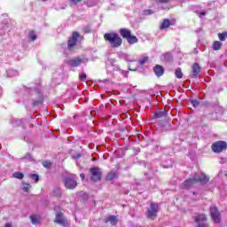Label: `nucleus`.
<instances>
[{"label":"nucleus","mask_w":227,"mask_h":227,"mask_svg":"<svg viewBox=\"0 0 227 227\" xmlns=\"http://www.w3.org/2000/svg\"><path fill=\"white\" fill-rule=\"evenodd\" d=\"M157 212H159V206L152 202L149 209L147 210L148 219H155V217H157Z\"/></svg>","instance_id":"nucleus-5"},{"label":"nucleus","mask_w":227,"mask_h":227,"mask_svg":"<svg viewBox=\"0 0 227 227\" xmlns=\"http://www.w3.org/2000/svg\"><path fill=\"white\" fill-rule=\"evenodd\" d=\"M4 227H12V223H7L4 224Z\"/></svg>","instance_id":"nucleus-44"},{"label":"nucleus","mask_w":227,"mask_h":227,"mask_svg":"<svg viewBox=\"0 0 227 227\" xmlns=\"http://www.w3.org/2000/svg\"><path fill=\"white\" fill-rule=\"evenodd\" d=\"M171 26V21L169 20H164L160 25V29H168Z\"/></svg>","instance_id":"nucleus-21"},{"label":"nucleus","mask_w":227,"mask_h":227,"mask_svg":"<svg viewBox=\"0 0 227 227\" xmlns=\"http://www.w3.org/2000/svg\"><path fill=\"white\" fill-rule=\"evenodd\" d=\"M77 40H79V33L74 32L71 38L67 42V49H69V51L74 50V45L77 43Z\"/></svg>","instance_id":"nucleus-8"},{"label":"nucleus","mask_w":227,"mask_h":227,"mask_svg":"<svg viewBox=\"0 0 227 227\" xmlns=\"http://www.w3.org/2000/svg\"><path fill=\"white\" fill-rule=\"evenodd\" d=\"M21 189L24 191V192H29V189H31V184L23 182L21 184Z\"/></svg>","instance_id":"nucleus-23"},{"label":"nucleus","mask_w":227,"mask_h":227,"mask_svg":"<svg viewBox=\"0 0 227 227\" xmlns=\"http://www.w3.org/2000/svg\"><path fill=\"white\" fill-rule=\"evenodd\" d=\"M194 221L198 227H208L207 223V216L204 214H200L194 216Z\"/></svg>","instance_id":"nucleus-6"},{"label":"nucleus","mask_w":227,"mask_h":227,"mask_svg":"<svg viewBox=\"0 0 227 227\" xmlns=\"http://www.w3.org/2000/svg\"><path fill=\"white\" fill-rule=\"evenodd\" d=\"M120 35H121V36H122V38L127 40L128 37L132 35V32H130V29H129V28H121Z\"/></svg>","instance_id":"nucleus-14"},{"label":"nucleus","mask_w":227,"mask_h":227,"mask_svg":"<svg viewBox=\"0 0 227 227\" xmlns=\"http://www.w3.org/2000/svg\"><path fill=\"white\" fill-rule=\"evenodd\" d=\"M104 223H110L113 226L118 223V218L115 215H110L108 218L104 219Z\"/></svg>","instance_id":"nucleus-15"},{"label":"nucleus","mask_w":227,"mask_h":227,"mask_svg":"<svg viewBox=\"0 0 227 227\" xmlns=\"http://www.w3.org/2000/svg\"><path fill=\"white\" fill-rule=\"evenodd\" d=\"M223 47V43L219 41H215L213 43V50L214 51H220V49Z\"/></svg>","instance_id":"nucleus-22"},{"label":"nucleus","mask_w":227,"mask_h":227,"mask_svg":"<svg viewBox=\"0 0 227 227\" xmlns=\"http://www.w3.org/2000/svg\"><path fill=\"white\" fill-rule=\"evenodd\" d=\"M205 15H207V12H200V17H205Z\"/></svg>","instance_id":"nucleus-43"},{"label":"nucleus","mask_w":227,"mask_h":227,"mask_svg":"<svg viewBox=\"0 0 227 227\" xmlns=\"http://www.w3.org/2000/svg\"><path fill=\"white\" fill-rule=\"evenodd\" d=\"M6 74L8 77H17V75H19V71L15 69H9L6 71Z\"/></svg>","instance_id":"nucleus-17"},{"label":"nucleus","mask_w":227,"mask_h":227,"mask_svg":"<svg viewBox=\"0 0 227 227\" xmlns=\"http://www.w3.org/2000/svg\"><path fill=\"white\" fill-rule=\"evenodd\" d=\"M28 38L31 40V42H35L36 40V33L35 31H30L28 34Z\"/></svg>","instance_id":"nucleus-28"},{"label":"nucleus","mask_w":227,"mask_h":227,"mask_svg":"<svg viewBox=\"0 0 227 227\" xmlns=\"http://www.w3.org/2000/svg\"><path fill=\"white\" fill-rule=\"evenodd\" d=\"M210 214H211V217H212V220L214 221V223H221V214L217 210V207L211 206L210 207Z\"/></svg>","instance_id":"nucleus-7"},{"label":"nucleus","mask_w":227,"mask_h":227,"mask_svg":"<svg viewBox=\"0 0 227 227\" xmlns=\"http://www.w3.org/2000/svg\"><path fill=\"white\" fill-rule=\"evenodd\" d=\"M164 60L169 63V61H173V55L171 53L163 54Z\"/></svg>","instance_id":"nucleus-26"},{"label":"nucleus","mask_w":227,"mask_h":227,"mask_svg":"<svg viewBox=\"0 0 227 227\" xmlns=\"http://www.w3.org/2000/svg\"><path fill=\"white\" fill-rule=\"evenodd\" d=\"M164 116H168V113L166 111H160L153 115V120H159L164 118Z\"/></svg>","instance_id":"nucleus-16"},{"label":"nucleus","mask_w":227,"mask_h":227,"mask_svg":"<svg viewBox=\"0 0 227 227\" xmlns=\"http://www.w3.org/2000/svg\"><path fill=\"white\" fill-rule=\"evenodd\" d=\"M86 79H87L86 73H82V74L80 75V81H82L84 82Z\"/></svg>","instance_id":"nucleus-35"},{"label":"nucleus","mask_w":227,"mask_h":227,"mask_svg":"<svg viewBox=\"0 0 227 227\" xmlns=\"http://www.w3.org/2000/svg\"><path fill=\"white\" fill-rule=\"evenodd\" d=\"M126 40L128 43H129L130 45L134 43H137V37H136L135 35H132V34Z\"/></svg>","instance_id":"nucleus-19"},{"label":"nucleus","mask_w":227,"mask_h":227,"mask_svg":"<svg viewBox=\"0 0 227 227\" xmlns=\"http://www.w3.org/2000/svg\"><path fill=\"white\" fill-rule=\"evenodd\" d=\"M30 221L32 224H38V223H40V215H30Z\"/></svg>","instance_id":"nucleus-18"},{"label":"nucleus","mask_w":227,"mask_h":227,"mask_svg":"<svg viewBox=\"0 0 227 227\" xmlns=\"http://www.w3.org/2000/svg\"><path fill=\"white\" fill-rule=\"evenodd\" d=\"M218 38H219L220 42H225L226 38H227V31L223 32V33H219L218 34Z\"/></svg>","instance_id":"nucleus-24"},{"label":"nucleus","mask_w":227,"mask_h":227,"mask_svg":"<svg viewBox=\"0 0 227 227\" xmlns=\"http://www.w3.org/2000/svg\"><path fill=\"white\" fill-rule=\"evenodd\" d=\"M158 3H161V4H164V3H169V0H156Z\"/></svg>","instance_id":"nucleus-40"},{"label":"nucleus","mask_w":227,"mask_h":227,"mask_svg":"<svg viewBox=\"0 0 227 227\" xmlns=\"http://www.w3.org/2000/svg\"><path fill=\"white\" fill-rule=\"evenodd\" d=\"M115 70H120V68L117 67Z\"/></svg>","instance_id":"nucleus-47"},{"label":"nucleus","mask_w":227,"mask_h":227,"mask_svg":"<svg viewBox=\"0 0 227 227\" xmlns=\"http://www.w3.org/2000/svg\"><path fill=\"white\" fill-rule=\"evenodd\" d=\"M13 178H17L18 180H22L24 178V174L22 172H14L12 174Z\"/></svg>","instance_id":"nucleus-25"},{"label":"nucleus","mask_w":227,"mask_h":227,"mask_svg":"<svg viewBox=\"0 0 227 227\" xmlns=\"http://www.w3.org/2000/svg\"><path fill=\"white\" fill-rule=\"evenodd\" d=\"M175 75L177 79H182L184 77V73H182L181 68L176 69Z\"/></svg>","instance_id":"nucleus-27"},{"label":"nucleus","mask_w":227,"mask_h":227,"mask_svg":"<svg viewBox=\"0 0 227 227\" xmlns=\"http://www.w3.org/2000/svg\"><path fill=\"white\" fill-rule=\"evenodd\" d=\"M153 12L150 9L144 11V15H153Z\"/></svg>","instance_id":"nucleus-36"},{"label":"nucleus","mask_w":227,"mask_h":227,"mask_svg":"<svg viewBox=\"0 0 227 227\" xmlns=\"http://www.w3.org/2000/svg\"><path fill=\"white\" fill-rule=\"evenodd\" d=\"M153 72L157 77H161V75H164V67L160 65H156L153 67Z\"/></svg>","instance_id":"nucleus-13"},{"label":"nucleus","mask_w":227,"mask_h":227,"mask_svg":"<svg viewBox=\"0 0 227 227\" xmlns=\"http://www.w3.org/2000/svg\"><path fill=\"white\" fill-rule=\"evenodd\" d=\"M197 182H200V184H207V182H208V178L207 176L203 174V173H199V174H195V176H193V178H189L186 179L183 184H182V188L183 189H191V187H192V185L194 184H196Z\"/></svg>","instance_id":"nucleus-1"},{"label":"nucleus","mask_w":227,"mask_h":227,"mask_svg":"<svg viewBox=\"0 0 227 227\" xmlns=\"http://www.w3.org/2000/svg\"><path fill=\"white\" fill-rule=\"evenodd\" d=\"M70 3H73V4H77V3H81L82 0H69Z\"/></svg>","instance_id":"nucleus-39"},{"label":"nucleus","mask_w":227,"mask_h":227,"mask_svg":"<svg viewBox=\"0 0 227 227\" xmlns=\"http://www.w3.org/2000/svg\"><path fill=\"white\" fill-rule=\"evenodd\" d=\"M42 1H47V0H42Z\"/></svg>","instance_id":"nucleus-48"},{"label":"nucleus","mask_w":227,"mask_h":227,"mask_svg":"<svg viewBox=\"0 0 227 227\" xmlns=\"http://www.w3.org/2000/svg\"><path fill=\"white\" fill-rule=\"evenodd\" d=\"M43 168H51V166H52V163H51V161H48V160H46V161H43Z\"/></svg>","instance_id":"nucleus-33"},{"label":"nucleus","mask_w":227,"mask_h":227,"mask_svg":"<svg viewBox=\"0 0 227 227\" xmlns=\"http://www.w3.org/2000/svg\"><path fill=\"white\" fill-rule=\"evenodd\" d=\"M25 159H27V160H33V157L31 156V154H27L25 156Z\"/></svg>","instance_id":"nucleus-38"},{"label":"nucleus","mask_w":227,"mask_h":227,"mask_svg":"<svg viewBox=\"0 0 227 227\" xmlns=\"http://www.w3.org/2000/svg\"><path fill=\"white\" fill-rule=\"evenodd\" d=\"M104 39L106 42H108L114 49H118V47H121V43H123V39L120 37V35L114 32L106 33L104 35Z\"/></svg>","instance_id":"nucleus-2"},{"label":"nucleus","mask_w":227,"mask_h":227,"mask_svg":"<svg viewBox=\"0 0 227 227\" xmlns=\"http://www.w3.org/2000/svg\"><path fill=\"white\" fill-rule=\"evenodd\" d=\"M90 180L93 182H100L102 180V171L98 168H92L90 169Z\"/></svg>","instance_id":"nucleus-4"},{"label":"nucleus","mask_w":227,"mask_h":227,"mask_svg":"<svg viewBox=\"0 0 227 227\" xmlns=\"http://www.w3.org/2000/svg\"><path fill=\"white\" fill-rule=\"evenodd\" d=\"M114 178H116V173L114 172H110L106 176V180L111 181V180H114Z\"/></svg>","instance_id":"nucleus-29"},{"label":"nucleus","mask_w":227,"mask_h":227,"mask_svg":"<svg viewBox=\"0 0 227 227\" xmlns=\"http://www.w3.org/2000/svg\"><path fill=\"white\" fill-rule=\"evenodd\" d=\"M121 74H123V71L120 70Z\"/></svg>","instance_id":"nucleus-46"},{"label":"nucleus","mask_w":227,"mask_h":227,"mask_svg":"<svg viewBox=\"0 0 227 227\" xmlns=\"http://www.w3.org/2000/svg\"><path fill=\"white\" fill-rule=\"evenodd\" d=\"M28 178L35 180V183L38 182V180H40V176H38V174H29Z\"/></svg>","instance_id":"nucleus-30"},{"label":"nucleus","mask_w":227,"mask_h":227,"mask_svg":"<svg viewBox=\"0 0 227 227\" xmlns=\"http://www.w3.org/2000/svg\"><path fill=\"white\" fill-rule=\"evenodd\" d=\"M65 187L66 189H75V186L77 185V179L67 176L64 180Z\"/></svg>","instance_id":"nucleus-9"},{"label":"nucleus","mask_w":227,"mask_h":227,"mask_svg":"<svg viewBox=\"0 0 227 227\" xmlns=\"http://www.w3.org/2000/svg\"><path fill=\"white\" fill-rule=\"evenodd\" d=\"M161 166H163V168H173V160H167L162 161Z\"/></svg>","instance_id":"nucleus-20"},{"label":"nucleus","mask_w":227,"mask_h":227,"mask_svg":"<svg viewBox=\"0 0 227 227\" xmlns=\"http://www.w3.org/2000/svg\"><path fill=\"white\" fill-rule=\"evenodd\" d=\"M148 61V57H144L140 59L139 63L140 65H145Z\"/></svg>","instance_id":"nucleus-34"},{"label":"nucleus","mask_w":227,"mask_h":227,"mask_svg":"<svg viewBox=\"0 0 227 227\" xmlns=\"http://www.w3.org/2000/svg\"><path fill=\"white\" fill-rule=\"evenodd\" d=\"M83 61H84V59H82L79 57H76V58L67 60V64L69 67L75 68V67H79L81 65V63H82Z\"/></svg>","instance_id":"nucleus-10"},{"label":"nucleus","mask_w":227,"mask_h":227,"mask_svg":"<svg viewBox=\"0 0 227 227\" xmlns=\"http://www.w3.org/2000/svg\"><path fill=\"white\" fill-rule=\"evenodd\" d=\"M73 159H81V154L78 153V154H76V155H74V156H73Z\"/></svg>","instance_id":"nucleus-42"},{"label":"nucleus","mask_w":227,"mask_h":227,"mask_svg":"<svg viewBox=\"0 0 227 227\" xmlns=\"http://www.w3.org/2000/svg\"><path fill=\"white\" fill-rule=\"evenodd\" d=\"M55 223H58V224H60L61 226H67V218H65L63 213L59 212L56 214Z\"/></svg>","instance_id":"nucleus-11"},{"label":"nucleus","mask_w":227,"mask_h":227,"mask_svg":"<svg viewBox=\"0 0 227 227\" xmlns=\"http://www.w3.org/2000/svg\"><path fill=\"white\" fill-rule=\"evenodd\" d=\"M80 177L82 178V180H84V178H85L84 174H81V175H80Z\"/></svg>","instance_id":"nucleus-45"},{"label":"nucleus","mask_w":227,"mask_h":227,"mask_svg":"<svg viewBox=\"0 0 227 227\" xmlns=\"http://www.w3.org/2000/svg\"><path fill=\"white\" fill-rule=\"evenodd\" d=\"M40 104H42V101H40V100L34 101V106H40Z\"/></svg>","instance_id":"nucleus-41"},{"label":"nucleus","mask_w":227,"mask_h":227,"mask_svg":"<svg viewBox=\"0 0 227 227\" xmlns=\"http://www.w3.org/2000/svg\"><path fill=\"white\" fill-rule=\"evenodd\" d=\"M53 193H54V196H58V197L61 196V191H59V189L55 190Z\"/></svg>","instance_id":"nucleus-37"},{"label":"nucleus","mask_w":227,"mask_h":227,"mask_svg":"<svg viewBox=\"0 0 227 227\" xmlns=\"http://www.w3.org/2000/svg\"><path fill=\"white\" fill-rule=\"evenodd\" d=\"M200 72H201V67H200V64H198V63L193 64L192 77L193 79H196V77H198V74H200Z\"/></svg>","instance_id":"nucleus-12"},{"label":"nucleus","mask_w":227,"mask_h":227,"mask_svg":"<svg viewBox=\"0 0 227 227\" xmlns=\"http://www.w3.org/2000/svg\"><path fill=\"white\" fill-rule=\"evenodd\" d=\"M227 148V144L224 141H217L212 145V150L215 153H221Z\"/></svg>","instance_id":"nucleus-3"},{"label":"nucleus","mask_w":227,"mask_h":227,"mask_svg":"<svg viewBox=\"0 0 227 227\" xmlns=\"http://www.w3.org/2000/svg\"><path fill=\"white\" fill-rule=\"evenodd\" d=\"M190 103L193 107H198V106H200V101H198V99H190Z\"/></svg>","instance_id":"nucleus-31"},{"label":"nucleus","mask_w":227,"mask_h":227,"mask_svg":"<svg viewBox=\"0 0 227 227\" xmlns=\"http://www.w3.org/2000/svg\"><path fill=\"white\" fill-rule=\"evenodd\" d=\"M121 58L122 59H125V61H132V59H130V57L125 53L121 54Z\"/></svg>","instance_id":"nucleus-32"}]
</instances>
